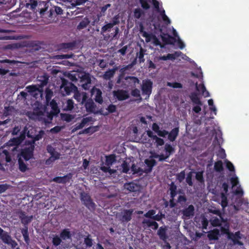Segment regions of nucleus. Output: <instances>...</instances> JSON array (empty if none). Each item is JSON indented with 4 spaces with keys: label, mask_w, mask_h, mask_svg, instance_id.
<instances>
[{
    "label": "nucleus",
    "mask_w": 249,
    "mask_h": 249,
    "mask_svg": "<svg viewBox=\"0 0 249 249\" xmlns=\"http://www.w3.org/2000/svg\"><path fill=\"white\" fill-rule=\"evenodd\" d=\"M74 103L72 99H68L66 102V106L65 110L67 111H71L74 107Z\"/></svg>",
    "instance_id": "obj_40"
},
{
    "label": "nucleus",
    "mask_w": 249,
    "mask_h": 249,
    "mask_svg": "<svg viewBox=\"0 0 249 249\" xmlns=\"http://www.w3.org/2000/svg\"><path fill=\"white\" fill-rule=\"evenodd\" d=\"M160 36L162 41L165 44L174 45L175 43L177 41L176 38L172 36H171L168 35V34L161 33Z\"/></svg>",
    "instance_id": "obj_12"
},
{
    "label": "nucleus",
    "mask_w": 249,
    "mask_h": 249,
    "mask_svg": "<svg viewBox=\"0 0 249 249\" xmlns=\"http://www.w3.org/2000/svg\"><path fill=\"white\" fill-rule=\"evenodd\" d=\"M119 32V28L118 27H116L114 28V31L111 33L110 35L108 36V38H110L111 39H117L118 38L117 36Z\"/></svg>",
    "instance_id": "obj_44"
},
{
    "label": "nucleus",
    "mask_w": 249,
    "mask_h": 249,
    "mask_svg": "<svg viewBox=\"0 0 249 249\" xmlns=\"http://www.w3.org/2000/svg\"><path fill=\"white\" fill-rule=\"evenodd\" d=\"M113 95L118 101H124L129 98V95L127 91L118 89L113 91Z\"/></svg>",
    "instance_id": "obj_6"
},
{
    "label": "nucleus",
    "mask_w": 249,
    "mask_h": 249,
    "mask_svg": "<svg viewBox=\"0 0 249 249\" xmlns=\"http://www.w3.org/2000/svg\"><path fill=\"white\" fill-rule=\"evenodd\" d=\"M84 104L88 112L96 113V106L91 99H88Z\"/></svg>",
    "instance_id": "obj_13"
},
{
    "label": "nucleus",
    "mask_w": 249,
    "mask_h": 249,
    "mask_svg": "<svg viewBox=\"0 0 249 249\" xmlns=\"http://www.w3.org/2000/svg\"><path fill=\"white\" fill-rule=\"evenodd\" d=\"M104 25L101 30V34L104 35V34L106 32H108L111 31V29L113 27V26L110 23H107Z\"/></svg>",
    "instance_id": "obj_30"
},
{
    "label": "nucleus",
    "mask_w": 249,
    "mask_h": 249,
    "mask_svg": "<svg viewBox=\"0 0 249 249\" xmlns=\"http://www.w3.org/2000/svg\"><path fill=\"white\" fill-rule=\"evenodd\" d=\"M61 242H62L61 238H60V237L59 236H58L57 235H55L53 238L52 243L55 247H57V246L60 245L61 244Z\"/></svg>",
    "instance_id": "obj_42"
},
{
    "label": "nucleus",
    "mask_w": 249,
    "mask_h": 249,
    "mask_svg": "<svg viewBox=\"0 0 249 249\" xmlns=\"http://www.w3.org/2000/svg\"><path fill=\"white\" fill-rule=\"evenodd\" d=\"M153 140H155L156 143L158 146H162L164 143V140L157 136H155V139Z\"/></svg>",
    "instance_id": "obj_60"
},
{
    "label": "nucleus",
    "mask_w": 249,
    "mask_h": 249,
    "mask_svg": "<svg viewBox=\"0 0 249 249\" xmlns=\"http://www.w3.org/2000/svg\"><path fill=\"white\" fill-rule=\"evenodd\" d=\"M1 231L2 232H0V239L4 244L11 246L12 248H15L18 245L16 241L12 239L7 232L3 231L2 229Z\"/></svg>",
    "instance_id": "obj_3"
},
{
    "label": "nucleus",
    "mask_w": 249,
    "mask_h": 249,
    "mask_svg": "<svg viewBox=\"0 0 249 249\" xmlns=\"http://www.w3.org/2000/svg\"><path fill=\"white\" fill-rule=\"evenodd\" d=\"M179 127H176L172 129L170 132H168V139L170 142H174L176 140L179 134Z\"/></svg>",
    "instance_id": "obj_19"
},
{
    "label": "nucleus",
    "mask_w": 249,
    "mask_h": 249,
    "mask_svg": "<svg viewBox=\"0 0 249 249\" xmlns=\"http://www.w3.org/2000/svg\"><path fill=\"white\" fill-rule=\"evenodd\" d=\"M196 178L199 182L203 183L204 182V179L203 176V172H197L196 174Z\"/></svg>",
    "instance_id": "obj_46"
},
{
    "label": "nucleus",
    "mask_w": 249,
    "mask_h": 249,
    "mask_svg": "<svg viewBox=\"0 0 249 249\" xmlns=\"http://www.w3.org/2000/svg\"><path fill=\"white\" fill-rule=\"evenodd\" d=\"M106 110L107 111V112H106L105 113H103L104 115H107L109 113H113L116 111L117 110V107L116 106L113 105V104H110L106 108Z\"/></svg>",
    "instance_id": "obj_35"
},
{
    "label": "nucleus",
    "mask_w": 249,
    "mask_h": 249,
    "mask_svg": "<svg viewBox=\"0 0 249 249\" xmlns=\"http://www.w3.org/2000/svg\"><path fill=\"white\" fill-rule=\"evenodd\" d=\"M73 97L78 103L81 105H83L88 98L87 93L85 92L81 93L78 91V89L75 90Z\"/></svg>",
    "instance_id": "obj_8"
},
{
    "label": "nucleus",
    "mask_w": 249,
    "mask_h": 249,
    "mask_svg": "<svg viewBox=\"0 0 249 249\" xmlns=\"http://www.w3.org/2000/svg\"><path fill=\"white\" fill-rule=\"evenodd\" d=\"M166 229L165 228L160 227L158 231V235L159 236L160 238L162 240H165L167 238V236L166 233Z\"/></svg>",
    "instance_id": "obj_28"
},
{
    "label": "nucleus",
    "mask_w": 249,
    "mask_h": 249,
    "mask_svg": "<svg viewBox=\"0 0 249 249\" xmlns=\"http://www.w3.org/2000/svg\"><path fill=\"white\" fill-rule=\"evenodd\" d=\"M44 134V131L41 130H40L38 133L37 135H36L35 136H30L29 135H28V137L33 139V142H34L41 139Z\"/></svg>",
    "instance_id": "obj_37"
},
{
    "label": "nucleus",
    "mask_w": 249,
    "mask_h": 249,
    "mask_svg": "<svg viewBox=\"0 0 249 249\" xmlns=\"http://www.w3.org/2000/svg\"><path fill=\"white\" fill-rule=\"evenodd\" d=\"M9 187V185L7 184H0V194L5 192Z\"/></svg>",
    "instance_id": "obj_64"
},
{
    "label": "nucleus",
    "mask_w": 249,
    "mask_h": 249,
    "mask_svg": "<svg viewBox=\"0 0 249 249\" xmlns=\"http://www.w3.org/2000/svg\"><path fill=\"white\" fill-rule=\"evenodd\" d=\"M131 94L132 96L135 97H139V100H142V98L141 97L140 91L138 89H135L132 90L131 92Z\"/></svg>",
    "instance_id": "obj_49"
},
{
    "label": "nucleus",
    "mask_w": 249,
    "mask_h": 249,
    "mask_svg": "<svg viewBox=\"0 0 249 249\" xmlns=\"http://www.w3.org/2000/svg\"><path fill=\"white\" fill-rule=\"evenodd\" d=\"M61 118L63 120L67 122H71L73 118L71 115L66 113L61 114Z\"/></svg>",
    "instance_id": "obj_47"
},
{
    "label": "nucleus",
    "mask_w": 249,
    "mask_h": 249,
    "mask_svg": "<svg viewBox=\"0 0 249 249\" xmlns=\"http://www.w3.org/2000/svg\"><path fill=\"white\" fill-rule=\"evenodd\" d=\"M126 82L127 83V86L128 87L134 88L136 84H139L140 82L139 79L135 76H128L124 78Z\"/></svg>",
    "instance_id": "obj_15"
},
{
    "label": "nucleus",
    "mask_w": 249,
    "mask_h": 249,
    "mask_svg": "<svg viewBox=\"0 0 249 249\" xmlns=\"http://www.w3.org/2000/svg\"><path fill=\"white\" fill-rule=\"evenodd\" d=\"M165 217V214L162 213L161 212L158 213L157 214L153 216L152 219L154 220H156L158 221H160L161 220L162 218Z\"/></svg>",
    "instance_id": "obj_53"
},
{
    "label": "nucleus",
    "mask_w": 249,
    "mask_h": 249,
    "mask_svg": "<svg viewBox=\"0 0 249 249\" xmlns=\"http://www.w3.org/2000/svg\"><path fill=\"white\" fill-rule=\"evenodd\" d=\"M117 70V68H113L112 69L109 70L108 71L105 72V74H104V79L106 80H109L111 78H112L115 73L116 71Z\"/></svg>",
    "instance_id": "obj_29"
},
{
    "label": "nucleus",
    "mask_w": 249,
    "mask_h": 249,
    "mask_svg": "<svg viewBox=\"0 0 249 249\" xmlns=\"http://www.w3.org/2000/svg\"><path fill=\"white\" fill-rule=\"evenodd\" d=\"M156 213V211L154 210H149L146 213L144 214V216L147 218H150L152 219L153 216H155L154 214Z\"/></svg>",
    "instance_id": "obj_59"
},
{
    "label": "nucleus",
    "mask_w": 249,
    "mask_h": 249,
    "mask_svg": "<svg viewBox=\"0 0 249 249\" xmlns=\"http://www.w3.org/2000/svg\"><path fill=\"white\" fill-rule=\"evenodd\" d=\"M164 150L165 151V154L168 157L175 152V148L170 144L166 143L164 146Z\"/></svg>",
    "instance_id": "obj_31"
},
{
    "label": "nucleus",
    "mask_w": 249,
    "mask_h": 249,
    "mask_svg": "<svg viewBox=\"0 0 249 249\" xmlns=\"http://www.w3.org/2000/svg\"><path fill=\"white\" fill-rule=\"evenodd\" d=\"M155 35L152 34H149L147 32H143L142 36L145 38V41L146 42H150L152 39H153Z\"/></svg>",
    "instance_id": "obj_45"
},
{
    "label": "nucleus",
    "mask_w": 249,
    "mask_h": 249,
    "mask_svg": "<svg viewBox=\"0 0 249 249\" xmlns=\"http://www.w3.org/2000/svg\"><path fill=\"white\" fill-rule=\"evenodd\" d=\"M144 163L146 165L147 168L145 169L144 172L149 173L152 170L153 167L157 164L156 161L154 159H145Z\"/></svg>",
    "instance_id": "obj_18"
},
{
    "label": "nucleus",
    "mask_w": 249,
    "mask_h": 249,
    "mask_svg": "<svg viewBox=\"0 0 249 249\" xmlns=\"http://www.w3.org/2000/svg\"><path fill=\"white\" fill-rule=\"evenodd\" d=\"M49 76L45 74L43 76H40L37 77V81L39 83L37 84L38 87L42 89V87L46 86L48 82Z\"/></svg>",
    "instance_id": "obj_21"
},
{
    "label": "nucleus",
    "mask_w": 249,
    "mask_h": 249,
    "mask_svg": "<svg viewBox=\"0 0 249 249\" xmlns=\"http://www.w3.org/2000/svg\"><path fill=\"white\" fill-rule=\"evenodd\" d=\"M26 89L27 90V91L31 93V94H36V92H38L39 93H41L42 92V89L38 87L37 85H30L28 86L26 88Z\"/></svg>",
    "instance_id": "obj_23"
},
{
    "label": "nucleus",
    "mask_w": 249,
    "mask_h": 249,
    "mask_svg": "<svg viewBox=\"0 0 249 249\" xmlns=\"http://www.w3.org/2000/svg\"><path fill=\"white\" fill-rule=\"evenodd\" d=\"M116 160V156L114 154H111L106 157V164L107 166H110Z\"/></svg>",
    "instance_id": "obj_27"
},
{
    "label": "nucleus",
    "mask_w": 249,
    "mask_h": 249,
    "mask_svg": "<svg viewBox=\"0 0 249 249\" xmlns=\"http://www.w3.org/2000/svg\"><path fill=\"white\" fill-rule=\"evenodd\" d=\"M72 177V174L69 173L63 177H56L53 179V180L57 183L66 184L70 181Z\"/></svg>",
    "instance_id": "obj_11"
},
{
    "label": "nucleus",
    "mask_w": 249,
    "mask_h": 249,
    "mask_svg": "<svg viewBox=\"0 0 249 249\" xmlns=\"http://www.w3.org/2000/svg\"><path fill=\"white\" fill-rule=\"evenodd\" d=\"M209 212L210 213H212L213 214H216L218 216H220V215H222V213L219 209H217L216 208L214 209H209Z\"/></svg>",
    "instance_id": "obj_56"
},
{
    "label": "nucleus",
    "mask_w": 249,
    "mask_h": 249,
    "mask_svg": "<svg viewBox=\"0 0 249 249\" xmlns=\"http://www.w3.org/2000/svg\"><path fill=\"white\" fill-rule=\"evenodd\" d=\"M89 21L87 18H85L83 20L80 22L79 24L78 25L77 28L79 30L83 29L87 27V26L89 24Z\"/></svg>",
    "instance_id": "obj_32"
},
{
    "label": "nucleus",
    "mask_w": 249,
    "mask_h": 249,
    "mask_svg": "<svg viewBox=\"0 0 249 249\" xmlns=\"http://www.w3.org/2000/svg\"><path fill=\"white\" fill-rule=\"evenodd\" d=\"M189 97L193 104L196 105L193 107V111L196 113H199L201 110V106L202 105V103L198 97L197 93L195 92H191Z\"/></svg>",
    "instance_id": "obj_2"
},
{
    "label": "nucleus",
    "mask_w": 249,
    "mask_h": 249,
    "mask_svg": "<svg viewBox=\"0 0 249 249\" xmlns=\"http://www.w3.org/2000/svg\"><path fill=\"white\" fill-rule=\"evenodd\" d=\"M186 181L190 186H193V183L192 181V174L191 172L188 174L186 178Z\"/></svg>",
    "instance_id": "obj_54"
},
{
    "label": "nucleus",
    "mask_w": 249,
    "mask_h": 249,
    "mask_svg": "<svg viewBox=\"0 0 249 249\" xmlns=\"http://www.w3.org/2000/svg\"><path fill=\"white\" fill-rule=\"evenodd\" d=\"M194 207L192 205H189L187 208L182 211V214L186 217H190L194 214Z\"/></svg>",
    "instance_id": "obj_24"
},
{
    "label": "nucleus",
    "mask_w": 249,
    "mask_h": 249,
    "mask_svg": "<svg viewBox=\"0 0 249 249\" xmlns=\"http://www.w3.org/2000/svg\"><path fill=\"white\" fill-rule=\"evenodd\" d=\"M220 235V231L217 229H214L208 232L207 236L210 240H217Z\"/></svg>",
    "instance_id": "obj_20"
},
{
    "label": "nucleus",
    "mask_w": 249,
    "mask_h": 249,
    "mask_svg": "<svg viewBox=\"0 0 249 249\" xmlns=\"http://www.w3.org/2000/svg\"><path fill=\"white\" fill-rule=\"evenodd\" d=\"M18 215L21 220V223L24 225V227L27 226L33 219V215H26L25 212L21 210H20L18 212Z\"/></svg>",
    "instance_id": "obj_10"
},
{
    "label": "nucleus",
    "mask_w": 249,
    "mask_h": 249,
    "mask_svg": "<svg viewBox=\"0 0 249 249\" xmlns=\"http://www.w3.org/2000/svg\"><path fill=\"white\" fill-rule=\"evenodd\" d=\"M209 221L213 227H216L220 226L224 219L222 215H221L220 216H218V217L216 216H212Z\"/></svg>",
    "instance_id": "obj_16"
},
{
    "label": "nucleus",
    "mask_w": 249,
    "mask_h": 249,
    "mask_svg": "<svg viewBox=\"0 0 249 249\" xmlns=\"http://www.w3.org/2000/svg\"><path fill=\"white\" fill-rule=\"evenodd\" d=\"M201 223L202 225V229L203 230H207V227L209 224V222H210L209 220L207 219V218L205 216H202L201 217Z\"/></svg>",
    "instance_id": "obj_39"
},
{
    "label": "nucleus",
    "mask_w": 249,
    "mask_h": 249,
    "mask_svg": "<svg viewBox=\"0 0 249 249\" xmlns=\"http://www.w3.org/2000/svg\"><path fill=\"white\" fill-rule=\"evenodd\" d=\"M140 2L143 9L147 10L150 8V5L147 2V0H140Z\"/></svg>",
    "instance_id": "obj_55"
},
{
    "label": "nucleus",
    "mask_w": 249,
    "mask_h": 249,
    "mask_svg": "<svg viewBox=\"0 0 249 249\" xmlns=\"http://www.w3.org/2000/svg\"><path fill=\"white\" fill-rule=\"evenodd\" d=\"M113 26L118 24L120 23L119 18L118 16H115L112 19V21L110 22Z\"/></svg>",
    "instance_id": "obj_63"
},
{
    "label": "nucleus",
    "mask_w": 249,
    "mask_h": 249,
    "mask_svg": "<svg viewBox=\"0 0 249 249\" xmlns=\"http://www.w3.org/2000/svg\"><path fill=\"white\" fill-rule=\"evenodd\" d=\"M153 83L150 80H147L143 82L142 86V94L147 95L148 96L152 93Z\"/></svg>",
    "instance_id": "obj_9"
},
{
    "label": "nucleus",
    "mask_w": 249,
    "mask_h": 249,
    "mask_svg": "<svg viewBox=\"0 0 249 249\" xmlns=\"http://www.w3.org/2000/svg\"><path fill=\"white\" fill-rule=\"evenodd\" d=\"M154 157L156 158H159V160L160 161H163L165 160L167 158H169L168 156H167L166 154L156 155L154 156Z\"/></svg>",
    "instance_id": "obj_58"
},
{
    "label": "nucleus",
    "mask_w": 249,
    "mask_h": 249,
    "mask_svg": "<svg viewBox=\"0 0 249 249\" xmlns=\"http://www.w3.org/2000/svg\"><path fill=\"white\" fill-rule=\"evenodd\" d=\"M53 93L52 90L49 89H46L45 98L47 105H48L49 102L51 101V98L53 96Z\"/></svg>",
    "instance_id": "obj_43"
},
{
    "label": "nucleus",
    "mask_w": 249,
    "mask_h": 249,
    "mask_svg": "<svg viewBox=\"0 0 249 249\" xmlns=\"http://www.w3.org/2000/svg\"><path fill=\"white\" fill-rule=\"evenodd\" d=\"M133 213V209L125 210L122 216V220L123 222H127L131 220Z\"/></svg>",
    "instance_id": "obj_22"
},
{
    "label": "nucleus",
    "mask_w": 249,
    "mask_h": 249,
    "mask_svg": "<svg viewBox=\"0 0 249 249\" xmlns=\"http://www.w3.org/2000/svg\"><path fill=\"white\" fill-rule=\"evenodd\" d=\"M123 172L124 173H127L129 170V167L128 163L126 161H124L122 164Z\"/></svg>",
    "instance_id": "obj_57"
},
{
    "label": "nucleus",
    "mask_w": 249,
    "mask_h": 249,
    "mask_svg": "<svg viewBox=\"0 0 249 249\" xmlns=\"http://www.w3.org/2000/svg\"><path fill=\"white\" fill-rule=\"evenodd\" d=\"M146 50L143 49L142 47L140 48V51L137 53V56L139 58V61L140 63L144 62L145 59L144 58V55Z\"/></svg>",
    "instance_id": "obj_34"
},
{
    "label": "nucleus",
    "mask_w": 249,
    "mask_h": 249,
    "mask_svg": "<svg viewBox=\"0 0 249 249\" xmlns=\"http://www.w3.org/2000/svg\"><path fill=\"white\" fill-rule=\"evenodd\" d=\"M84 243L88 247H91L93 245L92 240L88 236L85 238Z\"/></svg>",
    "instance_id": "obj_62"
},
{
    "label": "nucleus",
    "mask_w": 249,
    "mask_h": 249,
    "mask_svg": "<svg viewBox=\"0 0 249 249\" xmlns=\"http://www.w3.org/2000/svg\"><path fill=\"white\" fill-rule=\"evenodd\" d=\"M21 233L23 236L25 242L28 244L30 241L28 226H25V227H24V228L21 230Z\"/></svg>",
    "instance_id": "obj_33"
},
{
    "label": "nucleus",
    "mask_w": 249,
    "mask_h": 249,
    "mask_svg": "<svg viewBox=\"0 0 249 249\" xmlns=\"http://www.w3.org/2000/svg\"><path fill=\"white\" fill-rule=\"evenodd\" d=\"M18 162L19 164V169L20 171L22 172H25L27 169V167L20 158L18 159Z\"/></svg>",
    "instance_id": "obj_38"
},
{
    "label": "nucleus",
    "mask_w": 249,
    "mask_h": 249,
    "mask_svg": "<svg viewBox=\"0 0 249 249\" xmlns=\"http://www.w3.org/2000/svg\"><path fill=\"white\" fill-rule=\"evenodd\" d=\"M59 236L62 240H66L67 239H71V234L68 229L63 230L60 233Z\"/></svg>",
    "instance_id": "obj_25"
},
{
    "label": "nucleus",
    "mask_w": 249,
    "mask_h": 249,
    "mask_svg": "<svg viewBox=\"0 0 249 249\" xmlns=\"http://www.w3.org/2000/svg\"><path fill=\"white\" fill-rule=\"evenodd\" d=\"M124 188L131 192H137L140 189V185L133 182L125 183L124 184Z\"/></svg>",
    "instance_id": "obj_14"
},
{
    "label": "nucleus",
    "mask_w": 249,
    "mask_h": 249,
    "mask_svg": "<svg viewBox=\"0 0 249 249\" xmlns=\"http://www.w3.org/2000/svg\"><path fill=\"white\" fill-rule=\"evenodd\" d=\"M214 169L218 172H221L223 170V165L221 160H218L215 162Z\"/></svg>",
    "instance_id": "obj_36"
},
{
    "label": "nucleus",
    "mask_w": 249,
    "mask_h": 249,
    "mask_svg": "<svg viewBox=\"0 0 249 249\" xmlns=\"http://www.w3.org/2000/svg\"><path fill=\"white\" fill-rule=\"evenodd\" d=\"M180 53H181L180 52H176L174 53H168L167 54L168 59L174 60L177 57H178Z\"/></svg>",
    "instance_id": "obj_50"
},
{
    "label": "nucleus",
    "mask_w": 249,
    "mask_h": 249,
    "mask_svg": "<svg viewBox=\"0 0 249 249\" xmlns=\"http://www.w3.org/2000/svg\"><path fill=\"white\" fill-rule=\"evenodd\" d=\"M61 80L60 90L64 96L70 95L71 92H74L75 90H77V88L74 84L64 78H62Z\"/></svg>",
    "instance_id": "obj_1"
},
{
    "label": "nucleus",
    "mask_w": 249,
    "mask_h": 249,
    "mask_svg": "<svg viewBox=\"0 0 249 249\" xmlns=\"http://www.w3.org/2000/svg\"><path fill=\"white\" fill-rule=\"evenodd\" d=\"M81 200L83 204L90 210H94L95 208V205L91 200L90 196L86 193H83L81 194Z\"/></svg>",
    "instance_id": "obj_4"
},
{
    "label": "nucleus",
    "mask_w": 249,
    "mask_h": 249,
    "mask_svg": "<svg viewBox=\"0 0 249 249\" xmlns=\"http://www.w3.org/2000/svg\"><path fill=\"white\" fill-rule=\"evenodd\" d=\"M91 95L94 96L95 101L100 104H102L103 102L102 97V92L99 89L93 87L90 91Z\"/></svg>",
    "instance_id": "obj_7"
},
{
    "label": "nucleus",
    "mask_w": 249,
    "mask_h": 249,
    "mask_svg": "<svg viewBox=\"0 0 249 249\" xmlns=\"http://www.w3.org/2000/svg\"><path fill=\"white\" fill-rule=\"evenodd\" d=\"M95 131L94 128L92 126H89L87 128H85V129L83 130L82 131H80L79 134H88L89 133H93Z\"/></svg>",
    "instance_id": "obj_51"
},
{
    "label": "nucleus",
    "mask_w": 249,
    "mask_h": 249,
    "mask_svg": "<svg viewBox=\"0 0 249 249\" xmlns=\"http://www.w3.org/2000/svg\"><path fill=\"white\" fill-rule=\"evenodd\" d=\"M187 198L185 195H180L178 196L177 202L180 204H183L186 202Z\"/></svg>",
    "instance_id": "obj_61"
},
{
    "label": "nucleus",
    "mask_w": 249,
    "mask_h": 249,
    "mask_svg": "<svg viewBox=\"0 0 249 249\" xmlns=\"http://www.w3.org/2000/svg\"><path fill=\"white\" fill-rule=\"evenodd\" d=\"M91 78L89 73H85L81 77V81L88 82V84H91Z\"/></svg>",
    "instance_id": "obj_48"
},
{
    "label": "nucleus",
    "mask_w": 249,
    "mask_h": 249,
    "mask_svg": "<svg viewBox=\"0 0 249 249\" xmlns=\"http://www.w3.org/2000/svg\"><path fill=\"white\" fill-rule=\"evenodd\" d=\"M169 191H170V197L174 198L177 195V187L173 182H172L170 185Z\"/></svg>",
    "instance_id": "obj_26"
},
{
    "label": "nucleus",
    "mask_w": 249,
    "mask_h": 249,
    "mask_svg": "<svg viewBox=\"0 0 249 249\" xmlns=\"http://www.w3.org/2000/svg\"><path fill=\"white\" fill-rule=\"evenodd\" d=\"M144 14V12L139 8L135 9L134 11V17L137 19H139Z\"/></svg>",
    "instance_id": "obj_41"
},
{
    "label": "nucleus",
    "mask_w": 249,
    "mask_h": 249,
    "mask_svg": "<svg viewBox=\"0 0 249 249\" xmlns=\"http://www.w3.org/2000/svg\"><path fill=\"white\" fill-rule=\"evenodd\" d=\"M167 86H168L170 87H172L173 88L180 89V88H182V85L181 83H178V82H173V83L168 82Z\"/></svg>",
    "instance_id": "obj_52"
},
{
    "label": "nucleus",
    "mask_w": 249,
    "mask_h": 249,
    "mask_svg": "<svg viewBox=\"0 0 249 249\" xmlns=\"http://www.w3.org/2000/svg\"><path fill=\"white\" fill-rule=\"evenodd\" d=\"M49 104H50V107L54 112H53L51 111L50 113L47 112L48 114V117L52 119L53 115H54V113H58L59 112V110L57 104L55 100H52Z\"/></svg>",
    "instance_id": "obj_17"
},
{
    "label": "nucleus",
    "mask_w": 249,
    "mask_h": 249,
    "mask_svg": "<svg viewBox=\"0 0 249 249\" xmlns=\"http://www.w3.org/2000/svg\"><path fill=\"white\" fill-rule=\"evenodd\" d=\"M35 150V146L33 145L31 146H28L22 149L20 156L26 161L30 160L34 155V151Z\"/></svg>",
    "instance_id": "obj_5"
}]
</instances>
